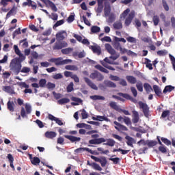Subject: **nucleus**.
<instances>
[{"instance_id":"1","label":"nucleus","mask_w":175,"mask_h":175,"mask_svg":"<svg viewBox=\"0 0 175 175\" xmlns=\"http://www.w3.org/2000/svg\"><path fill=\"white\" fill-rule=\"evenodd\" d=\"M131 12V10L129 8H127L120 15V18H126L124 24L127 27L131 25V23H132V20H133V18L135 17V11H131V12Z\"/></svg>"},{"instance_id":"2","label":"nucleus","mask_w":175,"mask_h":175,"mask_svg":"<svg viewBox=\"0 0 175 175\" xmlns=\"http://www.w3.org/2000/svg\"><path fill=\"white\" fill-rule=\"evenodd\" d=\"M21 66V62L16 58L13 59L10 64V70L14 72L15 75H18L20 73Z\"/></svg>"},{"instance_id":"3","label":"nucleus","mask_w":175,"mask_h":175,"mask_svg":"<svg viewBox=\"0 0 175 175\" xmlns=\"http://www.w3.org/2000/svg\"><path fill=\"white\" fill-rule=\"evenodd\" d=\"M32 111V107L31 106V104L26 103L24 107H21V116L23 117V118H25L27 117V114H31Z\"/></svg>"},{"instance_id":"4","label":"nucleus","mask_w":175,"mask_h":175,"mask_svg":"<svg viewBox=\"0 0 175 175\" xmlns=\"http://www.w3.org/2000/svg\"><path fill=\"white\" fill-rule=\"evenodd\" d=\"M138 105L140 109H142L145 117H146V118H148V117H150V108L148 107V105L142 101H139L138 103Z\"/></svg>"},{"instance_id":"5","label":"nucleus","mask_w":175,"mask_h":175,"mask_svg":"<svg viewBox=\"0 0 175 175\" xmlns=\"http://www.w3.org/2000/svg\"><path fill=\"white\" fill-rule=\"evenodd\" d=\"M90 77L93 80H97V81H102V80L105 79V77H103V75H102V74L98 71H94V72L91 73Z\"/></svg>"},{"instance_id":"6","label":"nucleus","mask_w":175,"mask_h":175,"mask_svg":"<svg viewBox=\"0 0 175 175\" xmlns=\"http://www.w3.org/2000/svg\"><path fill=\"white\" fill-rule=\"evenodd\" d=\"M68 36V33H66V31L62 30L56 33V39L59 42H61L62 40H64L66 37Z\"/></svg>"},{"instance_id":"7","label":"nucleus","mask_w":175,"mask_h":175,"mask_svg":"<svg viewBox=\"0 0 175 175\" xmlns=\"http://www.w3.org/2000/svg\"><path fill=\"white\" fill-rule=\"evenodd\" d=\"M84 80L85 83H87L88 85L90 87V88H92V90H94L95 91H98V86L95 85L93 82L91 81V80L87 77L84 78Z\"/></svg>"},{"instance_id":"8","label":"nucleus","mask_w":175,"mask_h":175,"mask_svg":"<svg viewBox=\"0 0 175 175\" xmlns=\"http://www.w3.org/2000/svg\"><path fill=\"white\" fill-rule=\"evenodd\" d=\"M64 137L70 140L72 143H77L81 140V137H75L73 135H64Z\"/></svg>"},{"instance_id":"9","label":"nucleus","mask_w":175,"mask_h":175,"mask_svg":"<svg viewBox=\"0 0 175 175\" xmlns=\"http://www.w3.org/2000/svg\"><path fill=\"white\" fill-rule=\"evenodd\" d=\"M49 119L51 121H55L56 124H58L59 126L64 125V122H62V120H61L58 118H55L54 116L49 114Z\"/></svg>"},{"instance_id":"10","label":"nucleus","mask_w":175,"mask_h":175,"mask_svg":"<svg viewBox=\"0 0 175 175\" xmlns=\"http://www.w3.org/2000/svg\"><path fill=\"white\" fill-rule=\"evenodd\" d=\"M44 136L47 139H54V137H57V133L54 131H46Z\"/></svg>"},{"instance_id":"11","label":"nucleus","mask_w":175,"mask_h":175,"mask_svg":"<svg viewBox=\"0 0 175 175\" xmlns=\"http://www.w3.org/2000/svg\"><path fill=\"white\" fill-rule=\"evenodd\" d=\"M92 120H94V121H110V120H109V118L107 117L100 116H93Z\"/></svg>"},{"instance_id":"12","label":"nucleus","mask_w":175,"mask_h":175,"mask_svg":"<svg viewBox=\"0 0 175 175\" xmlns=\"http://www.w3.org/2000/svg\"><path fill=\"white\" fill-rule=\"evenodd\" d=\"M139 112L136 111H133V122L134 124H137L139 122Z\"/></svg>"},{"instance_id":"13","label":"nucleus","mask_w":175,"mask_h":175,"mask_svg":"<svg viewBox=\"0 0 175 175\" xmlns=\"http://www.w3.org/2000/svg\"><path fill=\"white\" fill-rule=\"evenodd\" d=\"M126 140H127V145L130 147H133V144L136 143V141L132 137L126 136Z\"/></svg>"},{"instance_id":"14","label":"nucleus","mask_w":175,"mask_h":175,"mask_svg":"<svg viewBox=\"0 0 175 175\" xmlns=\"http://www.w3.org/2000/svg\"><path fill=\"white\" fill-rule=\"evenodd\" d=\"M98 1V8L96 9L97 13H102L103 10V1L104 0H97Z\"/></svg>"},{"instance_id":"15","label":"nucleus","mask_w":175,"mask_h":175,"mask_svg":"<svg viewBox=\"0 0 175 175\" xmlns=\"http://www.w3.org/2000/svg\"><path fill=\"white\" fill-rule=\"evenodd\" d=\"M105 49L106 50H107L109 54H111L112 55H114V54H116V50L113 49V47L111 46V45H110V44H105Z\"/></svg>"},{"instance_id":"16","label":"nucleus","mask_w":175,"mask_h":175,"mask_svg":"<svg viewBox=\"0 0 175 175\" xmlns=\"http://www.w3.org/2000/svg\"><path fill=\"white\" fill-rule=\"evenodd\" d=\"M2 90L8 94H14V90L10 86H3Z\"/></svg>"},{"instance_id":"17","label":"nucleus","mask_w":175,"mask_h":175,"mask_svg":"<svg viewBox=\"0 0 175 175\" xmlns=\"http://www.w3.org/2000/svg\"><path fill=\"white\" fill-rule=\"evenodd\" d=\"M116 142L112 139H106L105 143L103 144L104 146H109V147H114Z\"/></svg>"},{"instance_id":"18","label":"nucleus","mask_w":175,"mask_h":175,"mask_svg":"<svg viewBox=\"0 0 175 175\" xmlns=\"http://www.w3.org/2000/svg\"><path fill=\"white\" fill-rule=\"evenodd\" d=\"M104 84L105 85H106V87H110L111 88H116V87H117V85H116V83L108 80L104 81Z\"/></svg>"},{"instance_id":"19","label":"nucleus","mask_w":175,"mask_h":175,"mask_svg":"<svg viewBox=\"0 0 175 175\" xmlns=\"http://www.w3.org/2000/svg\"><path fill=\"white\" fill-rule=\"evenodd\" d=\"M31 156L30 155V159L32 165H35L36 166L40 163V159L38 157L31 158Z\"/></svg>"},{"instance_id":"20","label":"nucleus","mask_w":175,"mask_h":175,"mask_svg":"<svg viewBox=\"0 0 175 175\" xmlns=\"http://www.w3.org/2000/svg\"><path fill=\"white\" fill-rule=\"evenodd\" d=\"M46 3L50 6V8H51L53 12H57L58 10L57 6H55V4H54V3H53L51 1L46 0Z\"/></svg>"},{"instance_id":"21","label":"nucleus","mask_w":175,"mask_h":175,"mask_svg":"<svg viewBox=\"0 0 175 175\" xmlns=\"http://www.w3.org/2000/svg\"><path fill=\"white\" fill-rule=\"evenodd\" d=\"M153 90L156 95H157V96H161V95H162V92L158 85H153Z\"/></svg>"},{"instance_id":"22","label":"nucleus","mask_w":175,"mask_h":175,"mask_svg":"<svg viewBox=\"0 0 175 175\" xmlns=\"http://www.w3.org/2000/svg\"><path fill=\"white\" fill-rule=\"evenodd\" d=\"M126 79L127 80V81H129V83H130L131 84H136V78H135V77L133 76H126Z\"/></svg>"},{"instance_id":"23","label":"nucleus","mask_w":175,"mask_h":175,"mask_svg":"<svg viewBox=\"0 0 175 175\" xmlns=\"http://www.w3.org/2000/svg\"><path fill=\"white\" fill-rule=\"evenodd\" d=\"M174 90V86L172 85H167L165 87L163 92V94H167V92H172Z\"/></svg>"},{"instance_id":"24","label":"nucleus","mask_w":175,"mask_h":175,"mask_svg":"<svg viewBox=\"0 0 175 175\" xmlns=\"http://www.w3.org/2000/svg\"><path fill=\"white\" fill-rule=\"evenodd\" d=\"M92 51L94 52L98 55H100L101 51H100V46H92Z\"/></svg>"},{"instance_id":"25","label":"nucleus","mask_w":175,"mask_h":175,"mask_svg":"<svg viewBox=\"0 0 175 175\" xmlns=\"http://www.w3.org/2000/svg\"><path fill=\"white\" fill-rule=\"evenodd\" d=\"M90 98L92 99L93 100H105V97L103 96H91Z\"/></svg>"},{"instance_id":"26","label":"nucleus","mask_w":175,"mask_h":175,"mask_svg":"<svg viewBox=\"0 0 175 175\" xmlns=\"http://www.w3.org/2000/svg\"><path fill=\"white\" fill-rule=\"evenodd\" d=\"M77 55L79 58H84V57H85V53L84 52V51H83L82 52H80L79 53L77 52L73 53L74 57H77Z\"/></svg>"},{"instance_id":"27","label":"nucleus","mask_w":175,"mask_h":175,"mask_svg":"<svg viewBox=\"0 0 175 175\" xmlns=\"http://www.w3.org/2000/svg\"><path fill=\"white\" fill-rule=\"evenodd\" d=\"M99 163H100L103 167H105V166H106V164L107 163V160L105 157H100Z\"/></svg>"},{"instance_id":"28","label":"nucleus","mask_w":175,"mask_h":175,"mask_svg":"<svg viewBox=\"0 0 175 175\" xmlns=\"http://www.w3.org/2000/svg\"><path fill=\"white\" fill-rule=\"evenodd\" d=\"M8 109L10 111H14V103L13 101H8Z\"/></svg>"},{"instance_id":"29","label":"nucleus","mask_w":175,"mask_h":175,"mask_svg":"<svg viewBox=\"0 0 175 175\" xmlns=\"http://www.w3.org/2000/svg\"><path fill=\"white\" fill-rule=\"evenodd\" d=\"M65 69H66V70H78L79 68L75 65H68L65 66Z\"/></svg>"},{"instance_id":"30","label":"nucleus","mask_w":175,"mask_h":175,"mask_svg":"<svg viewBox=\"0 0 175 175\" xmlns=\"http://www.w3.org/2000/svg\"><path fill=\"white\" fill-rule=\"evenodd\" d=\"M96 69H98V70H100V72H103L104 73H109V70H107V69L103 68L102 66L100 65H96L95 66Z\"/></svg>"},{"instance_id":"31","label":"nucleus","mask_w":175,"mask_h":175,"mask_svg":"<svg viewBox=\"0 0 175 175\" xmlns=\"http://www.w3.org/2000/svg\"><path fill=\"white\" fill-rule=\"evenodd\" d=\"M115 129H116L117 131H119L120 132L128 131V128H126V126H124V125H122V124H120V125L119 126V127L115 126Z\"/></svg>"},{"instance_id":"32","label":"nucleus","mask_w":175,"mask_h":175,"mask_svg":"<svg viewBox=\"0 0 175 175\" xmlns=\"http://www.w3.org/2000/svg\"><path fill=\"white\" fill-rule=\"evenodd\" d=\"M72 51H73L72 48H66L62 50V54H65V55L70 54Z\"/></svg>"},{"instance_id":"33","label":"nucleus","mask_w":175,"mask_h":175,"mask_svg":"<svg viewBox=\"0 0 175 175\" xmlns=\"http://www.w3.org/2000/svg\"><path fill=\"white\" fill-rule=\"evenodd\" d=\"M57 102L59 105H64L65 103H69V102H70V100L69 98H64L59 100Z\"/></svg>"},{"instance_id":"34","label":"nucleus","mask_w":175,"mask_h":175,"mask_svg":"<svg viewBox=\"0 0 175 175\" xmlns=\"http://www.w3.org/2000/svg\"><path fill=\"white\" fill-rule=\"evenodd\" d=\"M113 28H115V29H121L122 28V23L120 21L116 22L113 24Z\"/></svg>"},{"instance_id":"35","label":"nucleus","mask_w":175,"mask_h":175,"mask_svg":"<svg viewBox=\"0 0 175 175\" xmlns=\"http://www.w3.org/2000/svg\"><path fill=\"white\" fill-rule=\"evenodd\" d=\"M144 88L146 90V92L148 93L151 92V91H152V88L148 83H144Z\"/></svg>"},{"instance_id":"36","label":"nucleus","mask_w":175,"mask_h":175,"mask_svg":"<svg viewBox=\"0 0 175 175\" xmlns=\"http://www.w3.org/2000/svg\"><path fill=\"white\" fill-rule=\"evenodd\" d=\"M62 49V46L61 44V41L56 42L55 46H53V50H61Z\"/></svg>"},{"instance_id":"37","label":"nucleus","mask_w":175,"mask_h":175,"mask_svg":"<svg viewBox=\"0 0 175 175\" xmlns=\"http://www.w3.org/2000/svg\"><path fill=\"white\" fill-rule=\"evenodd\" d=\"M81 111L83 120H86V118H88V113L86 112L85 109H82Z\"/></svg>"},{"instance_id":"38","label":"nucleus","mask_w":175,"mask_h":175,"mask_svg":"<svg viewBox=\"0 0 175 175\" xmlns=\"http://www.w3.org/2000/svg\"><path fill=\"white\" fill-rule=\"evenodd\" d=\"M109 106L111 107H112V109H114V110H118V109H120V107H118V105H117V103L116 102H111L109 103Z\"/></svg>"},{"instance_id":"39","label":"nucleus","mask_w":175,"mask_h":175,"mask_svg":"<svg viewBox=\"0 0 175 175\" xmlns=\"http://www.w3.org/2000/svg\"><path fill=\"white\" fill-rule=\"evenodd\" d=\"M92 167L95 170H98V172H102V168L100 167V165H99V164H97L96 163H93V166Z\"/></svg>"},{"instance_id":"40","label":"nucleus","mask_w":175,"mask_h":175,"mask_svg":"<svg viewBox=\"0 0 175 175\" xmlns=\"http://www.w3.org/2000/svg\"><path fill=\"white\" fill-rule=\"evenodd\" d=\"M167 54V51L165 49L157 51V55H159L160 57H163Z\"/></svg>"},{"instance_id":"41","label":"nucleus","mask_w":175,"mask_h":175,"mask_svg":"<svg viewBox=\"0 0 175 175\" xmlns=\"http://www.w3.org/2000/svg\"><path fill=\"white\" fill-rule=\"evenodd\" d=\"M20 72H21V73H29L31 68L29 67H23Z\"/></svg>"},{"instance_id":"42","label":"nucleus","mask_w":175,"mask_h":175,"mask_svg":"<svg viewBox=\"0 0 175 175\" xmlns=\"http://www.w3.org/2000/svg\"><path fill=\"white\" fill-rule=\"evenodd\" d=\"M101 64H103V66H105V68H107V69H109V70H116V68H113L111 66H109V64H107L105 62H101Z\"/></svg>"},{"instance_id":"43","label":"nucleus","mask_w":175,"mask_h":175,"mask_svg":"<svg viewBox=\"0 0 175 175\" xmlns=\"http://www.w3.org/2000/svg\"><path fill=\"white\" fill-rule=\"evenodd\" d=\"M104 12L105 17L109 16V14H110V6H105Z\"/></svg>"},{"instance_id":"44","label":"nucleus","mask_w":175,"mask_h":175,"mask_svg":"<svg viewBox=\"0 0 175 175\" xmlns=\"http://www.w3.org/2000/svg\"><path fill=\"white\" fill-rule=\"evenodd\" d=\"M109 79L112 80V81H120V78L118 76L111 75Z\"/></svg>"},{"instance_id":"45","label":"nucleus","mask_w":175,"mask_h":175,"mask_svg":"<svg viewBox=\"0 0 175 175\" xmlns=\"http://www.w3.org/2000/svg\"><path fill=\"white\" fill-rule=\"evenodd\" d=\"M136 87L140 92H143V83L142 82H138L136 84Z\"/></svg>"},{"instance_id":"46","label":"nucleus","mask_w":175,"mask_h":175,"mask_svg":"<svg viewBox=\"0 0 175 175\" xmlns=\"http://www.w3.org/2000/svg\"><path fill=\"white\" fill-rule=\"evenodd\" d=\"M100 27L98 26L92 27V32H93V33H96V32H100Z\"/></svg>"},{"instance_id":"47","label":"nucleus","mask_w":175,"mask_h":175,"mask_svg":"<svg viewBox=\"0 0 175 175\" xmlns=\"http://www.w3.org/2000/svg\"><path fill=\"white\" fill-rule=\"evenodd\" d=\"M65 21L64 20L58 21L54 25H53V29H55L57 27H59V25H62Z\"/></svg>"},{"instance_id":"48","label":"nucleus","mask_w":175,"mask_h":175,"mask_svg":"<svg viewBox=\"0 0 175 175\" xmlns=\"http://www.w3.org/2000/svg\"><path fill=\"white\" fill-rule=\"evenodd\" d=\"M161 141L164 144H166V146H170V144H172V142L166 138L161 137Z\"/></svg>"},{"instance_id":"49","label":"nucleus","mask_w":175,"mask_h":175,"mask_svg":"<svg viewBox=\"0 0 175 175\" xmlns=\"http://www.w3.org/2000/svg\"><path fill=\"white\" fill-rule=\"evenodd\" d=\"M73 82H70L67 87V92H72L73 91Z\"/></svg>"},{"instance_id":"50","label":"nucleus","mask_w":175,"mask_h":175,"mask_svg":"<svg viewBox=\"0 0 175 175\" xmlns=\"http://www.w3.org/2000/svg\"><path fill=\"white\" fill-rule=\"evenodd\" d=\"M85 151V148H79L75 150V154H81V152H84Z\"/></svg>"},{"instance_id":"51","label":"nucleus","mask_w":175,"mask_h":175,"mask_svg":"<svg viewBox=\"0 0 175 175\" xmlns=\"http://www.w3.org/2000/svg\"><path fill=\"white\" fill-rule=\"evenodd\" d=\"M119 84H120V85H122L123 87H126V85H128L126 81H125V79H123L121 78L119 80Z\"/></svg>"},{"instance_id":"52","label":"nucleus","mask_w":175,"mask_h":175,"mask_svg":"<svg viewBox=\"0 0 175 175\" xmlns=\"http://www.w3.org/2000/svg\"><path fill=\"white\" fill-rule=\"evenodd\" d=\"M113 46L116 50H120L121 49V44L120 42H114L113 43Z\"/></svg>"},{"instance_id":"53","label":"nucleus","mask_w":175,"mask_h":175,"mask_svg":"<svg viewBox=\"0 0 175 175\" xmlns=\"http://www.w3.org/2000/svg\"><path fill=\"white\" fill-rule=\"evenodd\" d=\"M21 33V30L20 28H18V29L15 30L12 34L13 36V39H14V38L16 37L17 35H20Z\"/></svg>"},{"instance_id":"54","label":"nucleus","mask_w":175,"mask_h":175,"mask_svg":"<svg viewBox=\"0 0 175 175\" xmlns=\"http://www.w3.org/2000/svg\"><path fill=\"white\" fill-rule=\"evenodd\" d=\"M71 100H72V102H76L77 103H81L83 102V100L77 97H72L71 98Z\"/></svg>"},{"instance_id":"55","label":"nucleus","mask_w":175,"mask_h":175,"mask_svg":"<svg viewBox=\"0 0 175 175\" xmlns=\"http://www.w3.org/2000/svg\"><path fill=\"white\" fill-rule=\"evenodd\" d=\"M142 40L146 43H152V40H151V39L149 37H142Z\"/></svg>"},{"instance_id":"56","label":"nucleus","mask_w":175,"mask_h":175,"mask_svg":"<svg viewBox=\"0 0 175 175\" xmlns=\"http://www.w3.org/2000/svg\"><path fill=\"white\" fill-rule=\"evenodd\" d=\"M131 91L133 96L135 98H136V96H137V90H136V88H135V87H131Z\"/></svg>"},{"instance_id":"57","label":"nucleus","mask_w":175,"mask_h":175,"mask_svg":"<svg viewBox=\"0 0 175 175\" xmlns=\"http://www.w3.org/2000/svg\"><path fill=\"white\" fill-rule=\"evenodd\" d=\"M159 151H161V152H162L163 154H165L167 152V150H166V147L163 146H161L159 147Z\"/></svg>"},{"instance_id":"58","label":"nucleus","mask_w":175,"mask_h":175,"mask_svg":"<svg viewBox=\"0 0 175 175\" xmlns=\"http://www.w3.org/2000/svg\"><path fill=\"white\" fill-rule=\"evenodd\" d=\"M119 95H120V96H122L123 98H125L126 99H132V97L126 94L119 93Z\"/></svg>"},{"instance_id":"59","label":"nucleus","mask_w":175,"mask_h":175,"mask_svg":"<svg viewBox=\"0 0 175 175\" xmlns=\"http://www.w3.org/2000/svg\"><path fill=\"white\" fill-rule=\"evenodd\" d=\"M126 40L127 42H129V43H136V38L133 37H128Z\"/></svg>"},{"instance_id":"60","label":"nucleus","mask_w":175,"mask_h":175,"mask_svg":"<svg viewBox=\"0 0 175 175\" xmlns=\"http://www.w3.org/2000/svg\"><path fill=\"white\" fill-rule=\"evenodd\" d=\"M14 50L17 55L21 54V51H20V49H18V46L17 45H14Z\"/></svg>"},{"instance_id":"61","label":"nucleus","mask_w":175,"mask_h":175,"mask_svg":"<svg viewBox=\"0 0 175 175\" xmlns=\"http://www.w3.org/2000/svg\"><path fill=\"white\" fill-rule=\"evenodd\" d=\"M170 113V111H164L161 114V118H166Z\"/></svg>"},{"instance_id":"62","label":"nucleus","mask_w":175,"mask_h":175,"mask_svg":"<svg viewBox=\"0 0 175 175\" xmlns=\"http://www.w3.org/2000/svg\"><path fill=\"white\" fill-rule=\"evenodd\" d=\"M153 23L154 25H157L159 23V17H158L157 16H154L153 17Z\"/></svg>"},{"instance_id":"63","label":"nucleus","mask_w":175,"mask_h":175,"mask_svg":"<svg viewBox=\"0 0 175 175\" xmlns=\"http://www.w3.org/2000/svg\"><path fill=\"white\" fill-rule=\"evenodd\" d=\"M101 42H111V38L109 36H105L100 39Z\"/></svg>"},{"instance_id":"64","label":"nucleus","mask_w":175,"mask_h":175,"mask_svg":"<svg viewBox=\"0 0 175 175\" xmlns=\"http://www.w3.org/2000/svg\"><path fill=\"white\" fill-rule=\"evenodd\" d=\"M55 65H62V57L56 58Z\"/></svg>"}]
</instances>
